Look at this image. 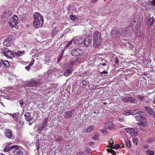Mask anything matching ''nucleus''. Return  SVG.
Returning <instances> with one entry per match:
<instances>
[{"mask_svg":"<svg viewBox=\"0 0 155 155\" xmlns=\"http://www.w3.org/2000/svg\"><path fill=\"white\" fill-rule=\"evenodd\" d=\"M33 16V27L36 28H38L42 27L44 21L43 16L39 12L34 13Z\"/></svg>","mask_w":155,"mask_h":155,"instance_id":"obj_1","label":"nucleus"},{"mask_svg":"<svg viewBox=\"0 0 155 155\" xmlns=\"http://www.w3.org/2000/svg\"><path fill=\"white\" fill-rule=\"evenodd\" d=\"M142 115H136L134 117V118L138 122L140 123H137V124L139 127H145L147 125V119L146 117L143 116Z\"/></svg>","mask_w":155,"mask_h":155,"instance_id":"obj_2","label":"nucleus"},{"mask_svg":"<svg viewBox=\"0 0 155 155\" xmlns=\"http://www.w3.org/2000/svg\"><path fill=\"white\" fill-rule=\"evenodd\" d=\"M93 40L94 46L96 47L97 45L100 44L101 39V34L98 31H96L94 35Z\"/></svg>","mask_w":155,"mask_h":155,"instance_id":"obj_3","label":"nucleus"},{"mask_svg":"<svg viewBox=\"0 0 155 155\" xmlns=\"http://www.w3.org/2000/svg\"><path fill=\"white\" fill-rule=\"evenodd\" d=\"M18 17L17 15H14L13 17L12 18L8 21L9 24L12 28L16 26L18 23Z\"/></svg>","mask_w":155,"mask_h":155,"instance_id":"obj_4","label":"nucleus"},{"mask_svg":"<svg viewBox=\"0 0 155 155\" xmlns=\"http://www.w3.org/2000/svg\"><path fill=\"white\" fill-rule=\"evenodd\" d=\"M71 53L72 55L76 56L82 55L84 52L82 49L76 48L71 50Z\"/></svg>","mask_w":155,"mask_h":155,"instance_id":"obj_5","label":"nucleus"},{"mask_svg":"<svg viewBox=\"0 0 155 155\" xmlns=\"http://www.w3.org/2000/svg\"><path fill=\"white\" fill-rule=\"evenodd\" d=\"M3 54L7 58H12L14 57V54L8 48L3 49Z\"/></svg>","mask_w":155,"mask_h":155,"instance_id":"obj_6","label":"nucleus"},{"mask_svg":"<svg viewBox=\"0 0 155 155\" xmlns=\"http://www.w3.org/2000/svg\"><path fill=\"white\" fill-rule=\"evenodd\" d=\"M42 83L41 80H37V81H35L31 79L28 83L27 85L28 87H32L36 86Z\"/></svg>","mask_w":155,"mask_h":155,"instance_id":"obj_7","label":"nucleus"},{"mask_svg":"<svg viewBox=\"0 0 155 155\" xmlns=\"http://www.w3.org/2000/svg\"><path fill=\"white\" fill-rule=\"evenodd\" d=\"M12 35L8 36L4 40L3 42V45L7 47L10 46L12 44Z\"/></svg>","mask_w":155,"mask_h":155,"instance_id":"obj_8","label":"nucleus"},{"mask_svg":"<svg viewBox=\"0 0 155 155\" xmlns=\"http://www.w3.org/2000/svg\"><path fill=\"white\" fill-rule=\"evenodd\" d=\"M131 114L132 115H136L138 114L140 115H142L144 116L147 115V113L145 111H139L138 109H135L134 110H130Z\"/></svg>","mask_w":155,"mask_h":155,"instance_id":"obj_9","label":"nucleus"},{"mask_svg":"<svg viewBox=\"0 0 155 155\" xmlns=\"http://www.w3.org/2000/svg\"><path fill=\"white\" fill-rule=\"evenodd\" d=\"M125 130L127 132H128V130L129 131L130 134L132 136H136L138 135L137 130L134 128H126Z\"/></svg>","mask_w":155,"mask_h":155,"instance_id":"obj_10","label":"nucleus"},{"mask_svg":"<svg viewBox=\"0 0 155 155\" xmlns=\"http://www.w3.org/2000/svg\"><path fill=\"white\" fill-rule=\"evenodd\" d=\"M74 110V109L71 110L70 111H67L64 114V117L66 119L70 118L71 116L73 114Z\"/></svg>","mask_w":155,"mask_h":155,"instance_id":"obj_11","label":"nucleus"},{"mask_svg":"<svg viewBox=\"0 0 155 155\" xmlns=\"http://www.w3.org/2000/svg\"><path fill=\"white\" fill-rule=\"evenodd\" d=\"M4 134L5 136L8 138L11 139L12 137V132L9 129L5 130Z\"/></svg>","mask_w":155,"mask_h":155,"instance_id":"obj_12","label":"nucleus"},{"mask_svg":"<svg viewBox=\"0 0 155 155\" xmlns=\"http://www.w3.org/2000/svg\"><path fill=\"white\" fill-rule=\"evenodd\" d=\"M17 147L14 148L13 150V153L14 155H23V153L21 150L19 148L18 146L17 145Z\"/></svg>","mask_w":155,"mask_h":155,"instance_id":"obj_13","label":"nucleus"},{"mask_svg":"<svg viewBox=\"0 0 155 155\" xmlns=\"http://www.w3.org/2000/svg\"><path fill=\"white\" fill-rule=\"evenodd\" d=\"M25 119L27 121L30 122L32 120L33 118L32 117L29 113L25 112L24 114Z\"/></svg>","mask_w":155,"mask_h":155,"instance_id":"obj_14","label":"nucleus"},{"mask_svg":"<svg viewBox=\"0 0 155 155\" xmlns=\"http://www.w3.org/2000/svg\"><path fill=\"white\" fill-rule=\"evenodd\" d=\"M83 43L84 46L86 47L89 46L91 45V40L88 38L84 39Z\"/></svg>","mask_w":155,"mask_h":155,"instance_id":"obj_15","label":"nucleus"},{"mask_svg":"<svg viewBox=\"0 0 155 155\" xmlns=\"http://www.w3.org/2000/svg\"><path fill=\"white\" fill-rule=\"evenodd\" d=\"M144 108L149 114L150 116H153V115L154 114V112L153 110L151 108L147 106H144Z\"/></svg>","mask_w":155,"mask_h":155,"instance_id":"obj_16","label":"nucleus"},{"mask_svg":"<svg viewBox=\"0 0 155 155\" xmlns=\"http://www.w3.org/2000/svg\"><path fill=\"white\" fill-rule=\"evenodd\" d=\"M154 21V19L153 18H150L148 19V21L147 22L148 27L149 28H151L153 25Z\"/></svg>","mask_w":155,"mask_h":155,"instance_id":"obj_17","label":"nucleus"},{"mask_svg":"<svg viewBox=\"0 0 155 155\" xmlns=\"http://www.w3.org/2000/svg\"><path fill=\"white\" fill-rule=\"evenodd\" d=\"M83 41L82 38L79 37L75 39L74 41V43L75 44L77 45L81 44L83 43Z\"/></svg>","mask_w":155,"mask_h":155,"instance_id":"obj_18","label":"nucleus"},{"mask_svg":"<svg viewBox=\"0 0 155 155\" xmlns=\"http://www.w3.org/2000/svg\"><path fill=\"white\" fill-rule=\"evenodd\" d=\"M16 147H17V145H14L10 147L9 146H6L4 150L5 152H8L11 149L16 148Z\"/></svg>","mask_w":155,"mask_h":155,"instance_id":"obj_19","label":"nucleus"},{"mask_svg":"<svg viewBox=\"0 0 155 155\" xmlns=\"http://www.w3.org/2000/svg\"><path fill=\"white\" fill-rule=\"evenodd\" d=\"M113 125L112 122H109L106 124L105 127L107 129H111L113 127Z\"/></svg>","mask_w":155,"mask_h":155,"instance_id":"obj_20","label":"nucleus"},{"mask_svg":"<svg viewBox=\"0 0 155 155\" xmlns=\"http://www.w3.org/2000/svg\"><path fill=\"white\" fill-rule=\"evenodd\" d=\"M94 128V125H91L89 126L87 129L84 130L83 131L84 132H89L92 131Z\"/></svg>","mask_w":155,"mask_h":155,"instance_id":"obj_21","label":"nucleus"},{"mask_svg":"<svg viewBox=\"0 0 155 155\" xmlns=\"http://www.w3.org/2000/svg\"><path fill=\"white\" fill-rule=\"evenodd\" d=\"M1 62L6 67H8L9 66V63L7 61H4L3 60H2L1 63Z\"/></svg>","mask_w":155,"mask_h":155,"instance_id":"obj_22","label":"nucleus"},{"mask_svg":"<svg viewBox=\"0 0 155 155\" xmlns=\"http://www.w3.org/2000/svg\"><path fill=\"white\" fill-rule=\"evenodd\" d=\"M70 18L72 21H76L78 20V18L76 16L73 15H70Z\"/></svg>","mask_w":155,"mask_h":155,"instance_id":"obj_23","label":"nucleus"},{"mask_svg":"<svg viewBox=\"0 0 155 155\" xmlns=\"http://www.w3.org/2000/svg\"><path fill=\"white\" fill-rule=\"evenodd\" d=\"M48 118H46L44 120L42 126V128H44L46 126V125L48 123Z\"/></svg>","mask_w":155,"mask_h":155,"instance_id":"obj_24","label":"nucleus"},{"mask_svg":"<svg viewBox=\"0 0 155 155\" xmlns=\"http://www.w3.org/2000/svg\"><path fill=\"white\" fill-rule=\"evenodd\" d=\"M146 153L147 155H154L155 152L154 151H151L150 150L148 149L146 151Z\"/></svg>","mask_w":155,"mask_h":155,"instance_id":"obj_25","label":"nucleus"},{"mask_svg":"<svg viewBox=\"0 0 155 155\" xmlns=\"http://www.w3.org/2000/svg\"><path fill=\"white\" fill-rule=\"evenodd\" d=\"M19 114V113L18 112L14 113L12 114L13 117L15 120L17 121L18 120V115Z\"/></svg>","mask_w":155,"mask_h":155,"instance_id":"obj_26","label":"nucleus"},{"mask_svg":"<svg viewBox=\"0 0 155 155\" xmlns=\"http://www.w3.org/2000/svg\"><path fill=\"white\" fill-rule=\"evenodd\" d=\"M72 72V71L70 69L66 70L64 73V75L65 76H68L71 74Z\"/></svg>","mask_w":155,"mask_h":155,"instance_id":"obj_27","label":"nucleus"},{"mask_svg":"<svg viewBox=\"0 0 155 155\" xmlns=\"http://www.w3.org/2000/svg\"><path fill=\"white\" fill-rule=\"evenodd\" d=\"M64 50H63V51H62L61 53L59 54V55L58 57V60H57V62L58 63V62H59V61L61 60V59L62 58V55H63V54L64 53Z\"/></svg>","mask_w":155,"mask_h":155,"instance_id":"obj_28","label":"nucleus"},{"mask_svg":"<svg viewBox=\"0 0 155 155\" xmlns=\"http://www.w3.org/2000/svg\"><path fill=\"white\" fill-rule=\"evenodd\" d=\"M123 114L125 115H129L131 114L130 110H126L124 111Z\"/></svg>","mask_w":155,"mask_h":155,"instance_id":"obj_29","label":"nucleus"},{"mask_svg":"<svg viewBox=\"0 0 155 155\" xmlns=\"http://www.w3.org/2000/svg\"><path fill=\"white\" fill-rule=\"evenodd\" d=\"M137 97L140 100L142 101H143L145 99L144 97L142 95H137Z\"/></svg>","mask_w":155,"mask_h":155,"instance_id":"obj_30","label":"nucleus"},{"mask_svg":"<svg viewBox=\"0 0 155 155\" xmlns=\"http://www.w3.org/2000/svg\"><path fill=\"white\" fill-rule=\"evenodd\" d=\"M73 41V40L72 39L69 42H68L67 44L65 47V48L66 49H67L68 48V47L72 44Z\"/></svg>","mask_w":155,"mask_h":155,"instance_id":"obj_31","label":"nucleus"},{"mask_svg":"<svg viewBox=\"0 0 155 155\" xmlns=\"http://www.w3.org/2000/svg\"><path fill=\"white\" fill-rule=\"evenodd\" d=\"M128 98V101L132 103H134L135 101V100L132 97H127Z\"/></svg>","mask_w":155,"mask_h":155,"instance_id":"obj_32","label":"nucleus"},{"mask_svg":"<svg viewBox=\"0 0 155 155\" xmlns=\"http://www.w3.org/2000/svg\"><path fill=\"white\" fill-rule=\"evenodd\" d=\"M109 147L111 148L114 146L113 141L112 139H111V140L109 142Z\"/></svg>","mask_w":155,"mask_h":155,"instance_id":"obj_33","label":"nucleus"},{"mask_svg":"<svg viewBox=\"0 0 155 155\" xmlns=\"http://www.w3.org/2000/svg\"><path fill=\"white\" fill-rule=\"evenodd\" d=\"M109 147L111 148L114 146L113 141L112 139H111V140L109 142Z\"/></svg>","mask_w":155,"mask_h":155,"instance_id":"obj_34","label":"nucleus"},{"mask_svg":"<svg viewBox=\"0 0 155 155\" xmlns=\"http://www.w3.org/2000/svg\"><path fill=\"white\" fill-rule=\"evenodd\" d=\"M126 145L127 147H130V143L129 140L127 139L126 140Z\"/></svg>","mask_w":155,"mask_h":155,"instance_id":"obj_35","label":"nucleus"},{"mask_svg":"<svg viewBox=\"0 0 155 155\" xmlns=\"http://www.w3.org/2000/svg\"><path fill=\"white\" fill-rule=\"evenodd\" d=\"M121 100L123 101L126 103H127L128 101V99L124 97H122Z\"/></svg>","mask_w":155,"mask_h":155,"instance_id":"obj_36","label":"nucleus"},{"mask_svg":"<svg viewBox=\"0 0 155 155\" xmlns=\"http://www.w3.org/2000/svg\"><path fill=\"white\" fill-rule=\"evenodd\" d=\"M120 145L118 144H116L115 145L114 147H113L111 148L114 149V148L115 149H117L119 148H120Z\"/></svg>","mask_w":155,"mask_h":155,"instance_id":"obj_37","label":"nucleus"},{"mask_svg":"<svg viewBox=\"0 0 155 155\" xmlns=\"http://www.w3.org/2000/svg\"><path fill=\"white\" fill-rule=\"evenodd\" d=\"M24 52H21V51H18L17 53L18 55L19 56H21L24 54Z\"/></svg>","mask_w":155,"mask_h":155,"instance_id":"obj_38","label":"nucleus"},{"mask_svg":"<svg viewBox=\"0 0 155 155\" xmlns=\"http://www.w3.org/2000/svg\"><path fill=\"white\" fill-rule=\"evenodd\" d=\"M34 62H35V59H32L30 63L28 65L30 67H31L34 64Z\"/></svg>","mask_w":155,"mask_h":155,"instance_id":"obj_39","label":"nucleus"},{"mask_svg":"<svg viewBox=\"0 0 155 155\" xmlns=\"http://www.w3.org/2000/svg\"><path fill=\"white\" fill-rule=\"evenodd\" d=\"M57 140L59 141H61L63 140V137H58L57 138Z\"/></svg>","mask_w":155,"mask_h":155,"instance_id":"obj_40","label":"nucleus"},{"mask_svg":"<svg viewBox=\"0 0 155 155\" xmlns=\"http://www.w3.org/2000/svg\"><path fill=\"white\" fill-rule=\"evenodd\" d=\"M44 128H42V127H39L37 130V132L39 134H41V131Z\"/></svg>","mask_w":155,"mask_h":155,"instance_id":"obj_41","label":"nucleus"},{"mask_svg":"<svg viewBox=\"0 0 155 155\" xmlns=\"http://www.w3.org/2000/svg\"><path fill=\"white\" fill-rule=\"evenodd\" d=\"M118 120L120 122H123L124 121V117H120L118 118Z\"/></svg>","mask_w":155,"mask_h":155,"instance_id":"obj_42","label":"nucleus"},{"mask_svg":"<svg viewBox=\"0 0 155 155\" xmlns=\"http://www.w3.org/2000/svg\"><path fill=\"white\" fill-rule=\"evenodd\" d=\"M82 84L83 86H84L85 87L86 86L87 82L84 80H83L82 81Z\"/></svg>","mask_w":155,"mask_h":155,"instance_id":"obj_43","label":"nucleus"},{"mask_svg":"<svg viewBox=\"0 0 155 155\" xmlns=\"http://www.w3.org/2000/svg\"><path fill=\"white\" fill-rule=\"evenodd\" d=\"M115 63L116 64H118L119 63V60L117 58H115Z\"/></svg>","mask_w":155,"mask_h":155,"instance_id":"obj_44","label":"nucleus"},{"mask_svg":"<svg viewBox=\"0 0 155 155\" xmlns=\"http://www.w3.org/2000/svg\"><path fill=\"white\" fill-rule=\"evenodd\" d=\"M86 151L88 153H89L91 151V150L88 148H87L86 150Z\"/></svg>","mask_w":155,"mask_h":155,"instance_id":"obj_45","label":"nucleus"},{"mask_svg":"<svg viewBox=\"0 0 155 155\" xmlns=\"http://www.w3.org/2000/svg\"><path fill=\"white\" fill-rule=\"evenodd\" d=\"M110 153L113 155H115L116 154L114 150L112 149L111 150Z\"/></svg>","mask_w":155,"mask_h":155,"instance_id":"obj_46","label":"nucleus"},{"mask_svg":"<svg viewBox=\"0 0 155 155\" xmlns=\"http://www.w3.org/2000/svg\"><path fill=\"white\" fill-rule=\"evenodd\" d=\"M19 103L20 104L21 106L22 107L24 104L23 101L22 100H20L19 101Z\"/></svg>","mask_w":155,"mask_h":155,"instance_id":"obj_47","label":"nucleus"},{"mask_svg":"<svg viewBox=\"0 0 155 155\" xmlns=\"http://www.w3.org/2000/svg\"><path fill=\"white\" fill-rule=\"evenodd\" d=\"M83 152H79L76 155H83Z\"/></svg>","mask_w":155,"mask_h":155,"instance_id":"obj_48","label":"nucleus"},{"mask_svg":"<svg viewBox=\"0 0 155 155\" xmlns=\"http://www.w3.org/2000/svg\"><path fill=\"white\" fill-rule=\"evenodd\" d=\"M151 4L154 6L155 5V0H153L151 2Z\"/></svg>","mask_w":155,"mask_h":155,"instance_id":"obj_49","label":"nucleus"},{"mask_svg":"<svg viewBox=\"0 0 155 155\" xmlns=\"http://www.w3.org/2000/svg\"><path fill=\"white\" fill-rule=\"evenodd\" d=\"M30 67L28 65V66H26L25 68V69H26L28 71L30 69Z\"/></svg>","mask_w":155,"mask_h":155,"instance_id":"obj_50","label":"nucleus"},{"mask_svg":"<svg viewBox=\"0 0 155 155\" xmlns=\"http://www.w3.org/2000/svg\"><path fill=\"white\" fill-rule=\"evenodd\" d=\"M93 138L94 140H96V139H98L97 136L96 134H95L94 136L93 137Z\"/></svg>","mask_w":155,"mask_h":155,"instance_id":"obj_51","label":"nucleus"},{"mask_svg":"<svg viewBox=\"0 0 155 155\" xmlns=\"http://www.w3.org/2000/svg\"><path fill=\"white\" fill-rule=\"evenodd\" d=\"M107 73V71H103L101 72V74H106Z\"/></svg>","mask_w":155,"mask_h":155,"instance_id":"obj_52","label":"nucleus"},{"mask_svg":"<svg viewBox=\"0 0 155 155\" xmlns=\"http://www.w3.org/2000/svg\"><path fill=\"white\" fill-rule=\"evenodd\" d=\"M133 141L134 142H137L138 141V139L137 138H135L133 139Z\"/></svg>","mask_w":155,"mask_h":155,"instance_id":"obj_53","label":"nucleus"},{"mask_svg":"<svg viewBox=\"0 0 155 155\" xmlns=\"http://www.w3.org/2000/svg\"><path fill=\"white\" fill-rule=\"evenodd\" d=\"M94 143V142H89V144L90 146H92L93 145V144Z\"/></svg>","mask_w":155,"mask_h":155,"instance_id":"obj_54","label":"nucleus"},{"mask_svg":"<svg viewBox=\"0 0 155 155\" xmlns=\"http://www.w3.org/2000/svg\"><path fill=\"white\" fill-rule=\"evenodd\" d=\"M149 147V146L148 145H145L143 147V148L145 149H147Z\"/></svg>","mask_w":155,"mask_h":155,"instance_id":"obj_55","label":"nucleus"},{"mask_svg":"<svg viewBox=\"0 0 155 155\" xmlns=\"http://www.w3.org/2000/svg\"><path fill=\"white\" fill-rule=\"evenodd\" d=\"M111 149H107V151L108 152H110V151H111Z\"/></svg>","mask_w":155,"mask_h":155,"instance_id":"obj_56","label":"nucleus"},{"mask_svg":"<svg viewBox=\"0 0 155 155\" xmlns=\"http://www.w3.org/2000/svg\"><path fill=\"white\" fill-rule=\"evenodd\" d=\"M101 65L103 66H105L107 65L105 63H104L101 64Z\"/></svg>","mask_w":155,"mask_h":155,"instance_id":"obj_57","label":"nucleus"},{"mask_svg":"<svg viewBox=\"0 0 155 155\" xmlns=\"http://www.w3.org/2000/svg\"><path fill=\"white\" fill-rule=\"evenodd\" d=\"M97 0H91V1H92V2H95Z\"/></svg>","mask_w":155,"mask_h":155,"instance_id":"obj_58","label":"nucleus"},{"mask_svg":"<svg viewBox=\"0 0 155 155\" xmlns=\"http://www.w3.org/2000/svg\"><path fill=\"white\" fill-rule=\"evenodd\" d=\"M2 66V63H1V62L0 61V67Z\"/></svg>","mask_w":155,"mask_h":155,"instance_id":"obj_59","label":"nucleus"},{"mask_svg":"<svg viewBox=\"0 0 155 155\" xmlns=\"http://www.w3.org/2000/svg\"><path fill=\"white\" fill-rule=\"evenodd\" d=\"M153 117L154 118H155V114H153Z\"/></svg>","mask_w":155,"mask_h":155,"instance_id":"obj_60","label":"nucleus"},{"mask_svg":"<svg viewBox=\"0 0 155 155\" xmlns=\"http://www.w3.org/2000/svg\"><path fill=\"white\" fill-rule=\"evenodd\" d=\"M0 155H5V154H3V153H1V154H0Z\"/></svg>","mask_w":155,"mask_h":155,"instance_id":"obj_61","label":"nucleus"},{"mask_svg":"<svg viewBox=\"0 0 155 155\" xmlns=\"http://www.w3.org/2000/svg\"><path fill=\"white\" fill-rule=\"evenodd\" d=\"M121 147H124V145H122V146H121Z\"/></svg>","mask_w":155,"mask_h":155,"instance_id":"obj_62","label":"nucleus"},{"mask_svg":"<svg viewBox=\"0 0 155 155\" xmlns=\"http://www.w3.org/2000/svg\"><path fill=\"white\" fill-rule=\"evenodd\" d=\"M37 149H38V150H39V148H38V147H37Z\"/></svg>","mask_w":155,"mask_h":155,"instance_id":"obj_63","label":"nucleus"},{"mask_svg":"<svg viewBox=\"0 0 155 155\" xmlns=\"http://www.w3.org/2000/svg\"><path fill=\"white\" fill-rule=\"evenodd\" d=\"M154 125H155V122H154Z\"/></svg>","mask_w":155,"mask_h":155,"instance_id":"obj_64","label":"nucleus"}]
</instances>
